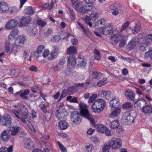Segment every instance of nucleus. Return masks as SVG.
<instances>
[{
    "label": "nucleus",
    "instance_id": "obj_26",
    "mask_svg": "<svg viewBox=\"0 0 152 152\" xmlns=\"http://www.w3.org/2000/svg\"><path fill=\"white\" fill-rule=\"evenodd\" d=\"M111 92L107 91H104L101 92L100 96L104 99H108L110 98Z\"/></svg>",
    "mask_w": 152,
    "mask_h": 152
},
{
    "label": "nucleus",
    "instance_id": "obj_52",
    "mask_svg": "<svg viewBox=\"0 0 152 152\" xmlns=\"http://www.w3.org/2000/svg\"><path fill=\"white\" fill-rule=\"evenodd\" d=\"M19 11L17 7H12L11 10L10 11V14H12V13H16Z\"/></svg>",
    "mask_w": 152,
    "mask_h": 152
},
{
    "label": "nucleus",
    "instance_id": "obj_5",
    "mask_svg": "<svg viewBox=\"0 0 152 152\" xmlns=\"http://www.w3.org/2000/svg\"><path fill=\"white\" fill-rule=\"evenodd\" d=\"M71 3L73 8L77 12L85 13L88 11L87 7L83 1H77V0H73Z\"/></svg>",
    "mask_w": 152,
    "mask_h": 152
},
{
    "label": "nucleus",
    "instance_id": "obj_38",
    "mask_svg": "<svg viewBox=\"0 0 152 152\" xmlns=\"http://www.w3.org/2000/svg\"><path fill=\"white\" fill-rule=\"evenodd\" d=\"M119 125V122L118 121H114L111 123L110 127L112 129H115L118 128Z\"/></svg>",
    "mask_w": 152,
    "mask_h": 152
},
{
    "label": "nucleus",
    "instance_id": "obj_61",
    "mask_svg": "<svg viewBox=\"0 0 152 152\" xmlns=\"http://www.w3.org/2000/svg\"><path fill=\"white\" fill-rule=\"evenodd\" d=\"M50 68L55 71H58L60 69L59 66L58 65L53 66Z\"/></svg>",
    "mask_w": 152,
    "mask_h": 152
},
{
    "label": "nucleus",
    "instance_id": "obj_53",
    "mask_svg": "<svg viewBox=\"0 0 152 152\" xmlns=\"http://www.w3.org/2000/svg\"><path fill=\"white\" fill-rule=\"evenodd\" d=\"M144 43H142L140 46L139 50L141 51H144L146 50V48L148 47H146Z\"/></svg>",
    "mask_w": 152,
    "mask_h": 152
},
{
    "label": "nucleus",
    "instance_id": "obj_22",
    "mask_svg": "<svg viewBox=\"0 0 152 152\" xmlns=\"http://www.w3.org/2000/svg\"><path fill=\"white\" fill-rule=\"evenodd\" d=\"M76 62V60L75 58V56L72 55L69 56L68 59L67 65L68 66L71 65L73 66L75 65Z\"/></svg>",
    "mask_w": 152,
    "mask_h": 152
},
{
    "label": "nucleus",
    "instance_id": "obj_7",
    "mask_svg": "<svg viewBox=\"0 0 152 152\" xmlns=\"http://www.w3.org/2000/svg\"><path fill=\"white\" fill-rule=\"evenodd\" d=\"M109 143L113 149H116L121 147L122 144L121 140L120 139L114 137L109 141Z\"/></svg>",
    "mask_w": 152,
    "mask_h": 152
},
{
    "label": "nucleus",
    "instance_id": "obj_49",
    "mask_svg": "<svg viewBox=\"0 0 152 152\" xmlns=\"http://www.w3.org/2000/svg\"><path fill=\"white\" fill-rule=\"evenodd\" d=\"M132 106V104L130 102H127L125 103L123 105V107L124 109H127L131 108Z\"/></svg>",
    "mask_w": 152,
    "mask_h": 152
},
{
    "label": "nucleus",
    "instance_id": "obj_2",
    "mask_svg": "<svg viewBox=\"0 0 152 152\" xmlns=\"http://www.w3.org/2000/svg\"><path fill=\"white\" fill-rule=\"evenodd\" d=\"M105 106V102L102 99H98L93 103L91 108L93 112L99 113L104 109Z\"/></svg>",
    "mask_w": 152,
    "mask_h": 152
},
{
    "label": "nucleus",
    "instance_id": "obj_11",
    "mask_svg": "<svg viewBox=\"0 0 152 152\" xmlns=\"http://www.w3.org/2000/svg\"><path fill=\"white\" fill-rule=\"evenodd\" d=\"M80 109V113L82 116L84 117L89 114L88 110L86 105L84 103L81 102L79 104Z\"/></svg>",
    "mask_w": 152,
    "mask_h": 152
},
{
    "label": "nucleus",
    "instance_id": "obj_18",
    "mask_svg": "<svg viewBox=\"0 0 152 152\" xmlns=\"http://www.w3.org/2000/svg\"><path fill=\"white\" fill-rule=\"evenodd\" d=\"M76 61L77 65L80 67L85 66L86 64V60L80 56L78 57L76 59Z\"/></svg>",
    "mask_w": 152,
    "mask_h": 152
},
{
    "label": "nucleus",
    "instance_id": "obj_13",
    "mask_svg": "<svg viewBox=\"0 0 152 152\" xmlns=\"http://www.w3.org/2000/svg\"><path fill=\"white\" fill-rule=\"evenodd\" d=\"M31 19L28 16L22 17L20 21V25L21 26H25L31 21Z\"/></svg>",
    "mask_w": 152,
    "mask_h": 152
},
{
    "label": "nucleus",
    "instance_id": "obj_32",
    "mask_svg": "<svg viewBox=\"0 0 152 152\" xmlns=\"http://www.w3.org/2000/svg\"><path fill=\"white\" fill-rule=\"evenodd\" d=\"M19 127L17 126H12L10 128V131L11 132V134L12 136L15 135L18 133Z\"/></svg>",
    "mask_w": 152,
    "mask_h": 152
},
{
    "label": "nucleus",
    "instance_id": "obj_12",
    "mask_svg": "<svg viewBox=\"0 0 152 152\" xmlns=\"http://www.w3.org/2000/svg\"><path fill=\"white\" fill-rule=\"evenodd\" d=\"M146 104V103L145 100L142 98H140L137 99L134 102V107L137 109H141Z\"/></svg>",
    "mask_w": 152,
    "mask_h": 152
},
{
    "label": "nucleus",
    "instance_id": "obj_16",
    "mask_svg": "<svg viewBox=\"0 0 152 152\" xmlns=\"http://www.w3.org/2000/svg\"><path fill=\"white\" fill-rule=\"evenodd\" d=\"M10 133L8 130H4L1 135V137L2 141L5 142L8 141L10 138Z\"/></svg>",
    "mask_w": 152,
    "mask_h": 152
},
{
    "label": "nucleus",
    "instance_id": "obj_19",
    "mask_svg": "<svg viewBox=\"0 0 152 152\" xmlns=\"http://www.w3.org/2000/svg\"><path fill=\"white\" fill-rule=\"evenodd\" d=\"M137 45V40L135 37L132 39L127 45V48L130 50L133 49Z\"/></svg>",
    "mask_w": 152,
    "mask_h": 152
},
{
    "label": "nucleus",
    "instance_id": "obj_56",
    "mask_svg": "<svg viewBox=\"0 0 152 152\" xmlns=\"http://www.w3.org/2000/svg\"><path fill=\"white\" fill-rule=\"evenodd\" d=\"M53 33V30L50 28H49L47 31L45 33V35L48 37L50 35Z\"/></svg>",
    "mask_w": 152,
    "mask_h": 152
},
{
    "label": "nucleus",
    "instance_id": "obj_23",
    "mask_svg": "<svg viewBox=\"0 0 152 152\" xmlns=\"http://www.w3.org/2000/svg\"><path fill=\"white\" fill-rule=\"evenodd\" d=\"M121 112L120 108H117L113 111L109 115V116L110 118H113L118 117Z\"/></svg>",
    "mask_w": 152,
    "mask_h": 152
},
{
    "label": "nucleus",
    "instance_id": "obj_24",
    "mask_svg": "<svg viewBox=\"0 0 152 152\" xmlns=\"http://www.w3.org/2000/svg\"><path fill=\"white\" fill-rule=\"evenodd\" d=\"M52 48L53 50L51 52L50 55L53 58H55L58 56L59 48L56 46H53Z\"/></svg>",
    "mask_w": 152,
    "mask_h": 152
},
{
    "label": "nucleus",
    "instance_id": "obj_17",
    "mask_svg": "<svg viewBox=\"0 0 152 152\" xmlns=\"http://www.w3.org/2000/svg\"><path fill=\"white\" fill-rule=\"evenodd\" d=\"M8 10V7L5 2H0V13H7Z\"/></svg>",
    "mask_w": 152,
    "mask_h": 152
},
{
    "label": "nucleus",
    "instance_id": "obj_39",
    "mask_svg": "<svg viewBox=\"0 0 152 152\" xmlns=\"http://www.w3.org/2000/svg\"><path fill=\"white\" fill-rule=\"evenodd\" d=\"M94 53L95 58L98 61L100 60L101 59V57L99 52L97 49H95L94 50Z\"/></svg>",
    "mask_w": 152,
    "mask_h": 152
},
{
    "label": "nucleus",
    "instance_id": "obj_35",
    "mask_svg": "<svg viewBox=\"0 0 152 152\" xmlns=\"http://www.w3.org/2000/svg\"><path fill=\"white\" fill-rule=\"evenodd\" d=\"M25 14L28 15H33L34 13V11L31 7L29 6L26 8L24 11Z\"/></svg>",
    "mask_w": 152,
    "mask_h": 152
},
{
    "label": "nucleus",
    "instance_id": "obj_62",
    "mask_svg": "<svg viewBox=\"0 0 152 152\" xmlns=\"http://www.w3.org/2000/svg\"><path fill=\"white\" fill-rule=\"evenodd\" d=\"M29 69L31 71L37 72L38 70L37 67L34 66H32L29 68Z\"/></svg>",
    "mask_w": 152,
    "mask_h": 152
},
{
    "label": "nucleus",
    "instance_id": "obj_40",
    "mask_svg": "<svg viewBox=\"0 0 152 152\" xmlns=\"http://www.w3.org/2000/svg\"><path fill=\"white\" fill-rule=\"evenodd\" d=\"M97 129L101 133H103L107 130V127L103 125H99L97 126Z\"/></svg>",
    "mask_w": 152,
    "mask_h": 152
},
{
    "label": "nucleus",
    "instance_id": "obj_10",
    "mask_svg": "<svg viewBox=\"0 0 152 152\" xmlns=\"http://www.w3.org/2000/svg\"><path fill=\"white\" fill-rule=\"evenodd\" d=\"M18 23V20L15 19H11L6 23L5 28L7 30L11 29L17 26Z\"/></svg>",
    "mask_w": 152,
    "mask_h": 152
},
{
    "label": "nucleus",
    "instance_id": "obj_45",
    "mask_svg": "<svg viewBox=\"0 0 152 152\" xmlns=\"http://www.w3.org/2000/svg\"><path fill=\"white\" fill-rule=\"evenodd\" d=\"M37 23L38 26L42 27H44L46 24L45 22L42 20L41 19H40L37 20Z\"/></svg>",
    "mask_w": 152,
    "mask_h": 152
},
{
    "label": "nucleus",
    "instance_id": "obj_57",
    "mask_svg": "<svg viewBox=\"0 0 152 152\" xmlns=\"http://www.w3.org/2000/svg\"><path fill=\"white\" fill-rule=\"evenodd\" d=\"M57 144L58 145V146L60 148V150L62 152H65L66 151V148L62 144H61L59 141H58L57 142Z\"/></svg>",
    "mask_w": 152,
    "mask_h": 152
},
{
    "label": "nucleus",
    "instance_id": "obj_1",
    "mask_svg": "<svg viewBox=\"0 0 152 152\" xmlns=\"http://www.w3.org/2000/svg\"><path fill=\"white\" fill-rule=\"evenodd\" d=\"M113 26L109 24L106 26L102 29V34L104 35L110 34L111 35L110 37V42L112 44H116L118 42V40L117 38L121 37L120 35H118V31L117 30H112Z\"/></svg>",
    "mask_w": 152,
    "mask_h": 152
},
{
    "label": "nucleus",
    "instance_id": "obj_15",
    "mask_svg": "<svg viewBox=\"0 0 152 152\" xmlns=\"http://www.w3.org/2000/svg\"><path fill=\"white\" fill-rule=\"evenodd\" d=\"M110 106L111 108H117L119 105V99L117 97H115L110 101Z\"/></svg>",
    "mask_w": 152,
    "mask_h": 152
},
{
    "label": "nucleus",
    "instance_id": "obj_59",
    "mask_svg": "<svg viewBox=\"0 0 152 152\" xmlns=\"http://www.w3.org/2000/svg\"><path fill=\"white\" fill-rule=\"evenodd\" d=\"M141 29L140 25L139 24H137L134 28V31L135 32H138Z\"/></svg>",
    "mask_w": 152,
    "mask_h": 152
},
{
    "label": "nucleus",
    "instance_id": "obj_6",
    "mask_svg": "<svg viewBox=\"0 0 152 152\" xmlns=\"http://www.w3.org/2000/svg\"><path fill=\"white\" fill-rule=\"evenodd\" d=\"M82 115L77 111H72L71 112V119L75 124H79L81 122Z\"/></svg>",
    "mask_w": 152,
    "mask_h": 152
},
{
    "label": "nucleus",
    "instance_id": "obj_21",
    "mask_svg": "<svg viewBox=\"0 0 152 152\" xmlns=\"http://www.w3.org/2000/svg\"><path fill=\"white\" fill-rule=\"evenodd\" d=\"M142 112L145 114L152 113V107L149 105H145L141 108Z\"/></svg>",
    "mask_w": 152,
    "mask_h": 152
},
{
    "label": "nucleus",
    "instance_id": "obj_33",
    "mask_svg": "<svg viewBox=\"0 0 152 152\" xmlns=\"http://www.w3.org/2000/svg\"><path fill=\"white\" fill-rule=\"evenodd\" d=\"M67 7L68 9L70 15L71 17V19L72 20H74L75 19L76 15L75 12L72 9H71L68 6H66Z\"/></svg>",
    "mask_w": 152,
    "mask_h": 152
},
{
    "label": "nucleus",
    "instance_id": "obj_42",
    "mask_svg": "<svg viewBox=\"0 0 152 152\" xmlns=\"http://www.w3.org/2000/svg\"><path fill=\"white\" fill-rule=\"evenodd\" d=\"M19 46H19V45L17 44L15 45H12V47L11 49V52L12 53L15 54V53L17 52L18 48H19Z\"/></svg>",
    "mask_w": 152,
    "mask_h": 152
},
{
    "label": "nucleus",
    "instance_id": "obj_64",
    "mask_svg": "<svg viewBox=\"0 0 152 152\" xmlns=\"http://www.w3.org/2000/svg\"><path fill=\"white\" fill-rule=\"evenodd\" d=\"M145 39L152 42V34H149L147 35Z\"/></svg>",
    "mask_w": 152,
    "mask_h": 152
},
{
    "label": "nucleus",
    "instance_id": "obj_14",
    "mask_svg": "<svg viewBox=\"0 0 152 152\" xmlns=\"http://www.w3.org/2000/svg\"><path fill=\"white\" fill-rule=\"evenodd\" d=\"M24 147L28 149H31L34 146L33 141L28 138H26L23 140Z\"/></svg>",
    "mask_w": 152,
    "mask_h": 152
},
{
    "label": "nucleus",
    "instance_id": "obj_8",
    "mask_svg": "<svg viewBox=\"0 0 152 152\" xmlns=\"http://www.w3.org/2000/svg\"><path fill=\"white\" fill-rule=\"evenodd\" d=\"M68 115L67 112L62 108H59L56 113V115L58 120L65 119Z\"/></svg>",
    "mask_w": 152,
    "mask_h": 152
},
{
    "label": "nucleus",
    "instance_id": "obj_20",
    "mask_svg": "<svg viewBox=\"0 0 152 152\" xmlns=\"http://www.w3.org/2000/svg\"><path fill=\"white\" fill-rule=\"evenodd\" d=\"M19 32V30L17 28L12 30L9 35L8 39L10 40L13 39L18 35Z\"/></svg>",
    "mask_w": 152,
    "mask_h": 152
},
{
    "label": "nucleus",
    "instance_id": "obj_55",
    "mask_svg": "<svg viewBox=\"0 0 152 152\" xmlns=\"http://www.w3.org/2000/svg\"><path fill=\"white\" fill-rule=\"evenodd\" d=\"M111 147V146L109 143L108 144L104 145L102 149V151L104 152L106 151L107 150H109Z\"/></svg>",
    "mask_w": 152,
    "mask_h": 152
},
{
    "label": "nucleus",
    "instance_id": "obj_31",
    "mask_svg": "<svg viewBox=\"0 0 152 152\" xmlns=\"http://www.w3.org/2000/svg\"><path fill=\"white\" fill-rule=\"evenodd\" d=\"M30 90L28 89L24 90L23 92L21 93L20 96L22 99H26L28 98V95L29 94Z\"/></svg>",
    "mask_w": 152,
    "mask_h": 152
},
{
    "label": "nucleus",
    "instance_id": "obj_37",
    "mask_svg": "<svg viewBox=\"0 0 152 152\" xmlns=\"http://www.w3.org/2000/svg\"><path fill=\"white\" fill-rule=\"evenodd\" d=\"M28 34L31 36H34L37 32L36 28H32L31 27H28L27 30Z\"/></svg>",
    "mask_w": 152,
    "mask_h": 152
},
{
    "label": "nucleus",
    "instance_id": "obj_58",
    "mask_svg": "<svg viewBox=\"0 0 152 152\" xmlns=\"http://www.w3.org/2000/svg\"><path fill=\"white\" fill-rule=\"evenodd\" d=\"M98 15V13H92L90 16V19H93L91 18H93L94 20H95L96 19H97V16Z\"/></svg>",
    "mask_w": 152,
    "mask_h": 152
},
{
    "label": "nucleus",
    "instance_id": "obj_27",
    "mask_svg": "<svg viewBox=\"0 0 152 152\" xmlns=\"http://www.w3.org/2000/svg\"><path fill=\"white\" fill-rule=\"evenodd\" d=\"M69 124L65 121L61 120L58 124V127L61 130H64L68 128Z\"/></svg>",
    "mask_w": 152,
    "mask_h": 152
},
{
    "label": "nucleus",
    "instance_id": "obj_9",
    "mask_svg": "<svg viewBox=\"0 0 152 152\" xmlns=\"http://www.w3.org/2000/svg\"><path fill=\"white\" fill-rule=\"evenodd\" d=\"M12 118L8 114L5 115L3 117H1V121L2 125L10 127L11 126Z\"/></svg>",
    "mask_w": 152,
    "mask_h": 152
},
{
    "label": "nucleus",
    "instance_id": "obj_63",
    "mask_svg": "<svg viewBox=\"0 0 152 152\" xmlns=\"http://www.w3.org/2000/svg\"><path fill=\"white\" fill-rule=\"evenodd\" d=\"M105 134L106 135L108 136H111L112 135V132L108 128H107V130L104 132Z\"/></svg>",
    "mask_w": 152,
    "mask_h": 152
},
{
    "label": "nucleus",
    "instance_id": "obj_36",
    "mask_svg": "<svg viewBox=\"0 0 152 152\" xmlns=\"http://www.w3.org/2000/svg\"><path fill=\"white\" fill-rule=\"evenodd\" d=\"M110 9L111 10H120L121 5L117 3L112 4L110 7Z\"/></svg>",
    "mask_w": 152,
    "mask_h": 152
},
{
    "label": "nucleus",
    "instance_id": "obj_44",
    "mask_svg": "<svg viewBox=\"0 0 152 152\" xmlns=\"http://www.w3.org/2000/svg\"><path fill=\"white\" fill-rule=\"evenodd\" d=\"M10 42L9 40H7L4 45L5 50L6 53H8L10 50Z\"/></svg>",
    "mask_w": 152,
    "mask_h": 152
},
{
    "label": "nucleus",
    "instance_id": "obj_54",
    "mask_svg": "<svg viewBox=\"0 0 152 152\" xmlns=\"http://www.w3.org/2000/svg\"><path fill=\"white\" fill-rule=\"evenodd\" d=\"M145 57L146 58H148L151 57V58L152 57V50H150L146 52L145 54Z\"/></svg>",
    "mask_w": 152,
    "mask_h": 152
},
{
    "label": "nucleus",
    "instance_id": "obj_30",
    "mask_svg": "<svg viewBox=\"0 0 152 152\" xmlns=\"http://www.w3.org/2000/svg\"><path fill=\"white\" fill-rule=\"evenodd\" d=\"M45 49V47L43 45H41L39 46L37 49V50L35 52V56L37 58L39 57V54L41 53L42 50Z\"/></svg>",
    "mask_w": 152,
    "mask_h": 152
},
{
    "label": "nucleus",
    "instance_id": "obj_29",
    "mask_svg": "<svg viewBox=\"0 0 152 152\" xmlns=\"http://www.w3.org/2000/svg\"><path fill=\"white\" fill-rule=\"evenodd\" d=\"M67 53L68 54L73 55L77 53V51L75 47H70L67 49Z\"/></svg>",
    "mask_w": 152,
    "mask_h": 152
},
{
    "label": "nucleus",
    "instance_id": "obj_4",
    "mask_svg": "<svg viewBox=\"0 0 152 152\" xmlns=\"http://www.w3.org/2000/svg\"><path fill=\"white\" fill-rule=\"evenodd\" d=\"M137 116L136 111L132 110L129 112H125L123 116L124 121L126 124H131L134 122Z\"/></svg>",
    "mask_w": 152,
    "mask_h": 152
},
{
    "label": "nucleus",
    "instance_id": "obj_47",
    "mask_svg": "<svg viewBox=\"0 0 152 152\" xmlns=\"http://www.w3.org/2000/svg\"><path fill=\"white\" fill-rule=\"evenodd\" d=\"M51 113L49 112H48L44 115V117L47 121H50L51 117Z\"/></svg>",
    "mask_w": 152,
    "mask_h": 152
},
{
    "label": "nucleus",
    "instance_id": "obj_51",
    "mask_svg": "<svg viewBox=\"0 0 152 152\" xmlns=\"http://www.w3.org/2000/svg\"><path fill=\"white\" fill-rule=\"evenodd\" d=\"M129 25V22L128 21L126 22L125 23L122 25V27L120 30V31L122 32L124 31Z\"/></svg>",
    "mask_w": 152,
    "mask_h": 152
},
{
    "label": "nucleus",
    "instance_id": "obj_48",
    "mask_svg": "<svg viewBox=\"0 0 152 152\" xmlns=\"http://www.w3.org/2000/svg\"><path fill=\"white\" fill-rule=\"evenodd\" d=\"M61 39V37L59 35H56L53 37L51 39V41L53 42H58Z\"/></svg>",
    "mask_w": 152,
    "mask_h": 152
},
{
    "label": "nucleus",
    "instance_id": "obj_46",
    "mask_svg": "<svg viewBox=\"0 0 152 152\" xmlns=\"http://www.w3.org/2000/svg\"><path fill=\"white\" fill-rule=\"evenodd\" d=\"M77 24L79 26H80L82 29V31L84 33L86 34L87 35H89L90 34L89 31L87 30L86 28H85L79 22H78Z\"/></svg>",
    "mask_w": 152,
    "mask_h": 152
},
{
    "label": "nucleus",
    "instance_id": "obj_60",
    "mask_svg": "<svg viewBox=\"0 0 152 152\" xmlns=\"http://www.w3.org/2000/svg\"><path fill=\"white\" fill-rule=\"evenodd\" d=\"M97 23L98 25H104L105 24V21L104 19H101L97 21Z\"/></svg>",
    "mask_w": 152,
    "mask_h": 152
},
{
    "label": "nucleus",
    "instance_id": "obj_43",
    "mask_svg": "<svg viewBox=\"0 0 152 152\" xmlns=\"http://www.w3.org/2000/svg\"><path fill=\"white\" fill-rule=\"evenodd\" d=\"M107 82V79L105 78H104L98 82L97 86L99 87L104 86L106 83Z\"/></svg>",
    "mask_w": 152,
    "mask_h": 152
},
{
    "label": "nucleus",
    "instance_id": "obj_25",
    "mask_svg": "<svg viewBox=\"0 0 152 152\" xmlns=\"http://www.w3.org/2000/svg\"><path fill=\"white\" fill-rule=\"evenodd\" d=\"M126 97L130 101H133L135 98V94L132 92L126 91L125 93Z\"/></svg>",
    "mask_w": 152,
    "mask_h": 152
},
{
    "label": "nucleus",
    "instance_id": "obj_50",
    "mask_svg": "<svg viewBox=\"0 0 152 152\" xmlns=\"http://www.w3.org/2000/svg\"><path fill=\"white\" fill-rule=\"evenodd\" d=\"M97 97V95L96 94H93L89 98L88 102L89 103L92 102L95 100Z\"/></svg>",
    "mask_w": 152,
    "mask_h": 152
},
{
    "label": "nucleus",
    "instance_id": "obj_34",
    "mask_svg": "<svg viewBox=\"0 0 152 152\" xmlns=\"http://www.w3.org/2000/svg\"><path fill=\"white\" fill-rule=\"evenodd\" d=\"M120 36L121 37H119L118 38H117V39L118 40V41L119 40H120L119 46L120 48H122L125 45L126 40L122 36Z\"/></svg>",
    "mask_w": 152,
    "mask_h": 152
},
{
    "label": "nucleus",
    "instance_id": "obj_28",
    "mask_svg": "<svg viewBox=\"0 0 152 152\" xmlns=\"http://www.w3.org/2000/svg\"><path fill=\"white\" fill-rule=\"evenodd\" d=\"M26 39V36L24 35H22L19 37L17 41H18L17 44L19 46H20L24 44L25 41Z\"/></svg>",
    "mask_w": 152,
    "mask_h": 152
},
{
    "label": "nucleus",
    "instance_id": "obj_41",
    "mask_svg": "<svg viewBox=\"0 0 152 152\" xmlns=\"http://www.w3.org/2000/svg\"><path fill=\"white\" fill-rule=\"evenodd\" d=\"M84 118L87 119L90 122L91 124L93 126H95V123L94 119L91 117L90 114H89L84 117Z\"/></svg>",
    "mask_w": 152,
    "mask_h": 152
},
{
    "label": "nucleus",
    "instance_id": "obj_3",
    "mask_svg": "<svg viewBox=\"0 0 152 152\" xmlns=\"http://www.w3.org/2000/svg\"><path fill=\"white\" fill-rule=\"evenodd\" d=\"M22 115L20 117V114L19 112L17 110H12V113L15 115L16 117L18 119L21 120L23 123H26L28 121V118H29V115L28 113V111L25 106L23 105L22 108L20 110Z\"/></svg>",
    "mask_w": 152,
    "mask_h": 152
}]
</instances>
